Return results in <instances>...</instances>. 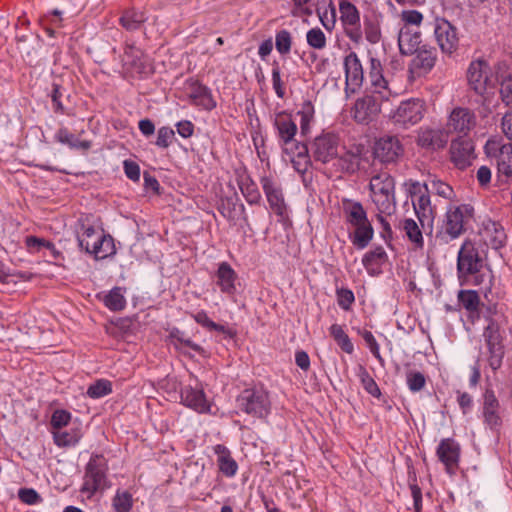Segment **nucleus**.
I'll use <instances>...</instances> for the list:
<instances>
[{"label":"nucleus","instance_id":"obj_27","mask_svg":"<svg viewBox=\"0 0 512 512\" xmlns=\"http://www.w3.org/2000/svg\"><path fill=\"white\" fill-rule=\"evenodd\" d=\"M188 96L192 104L206 110H212L216 107V102L213 99L211 90L197 81L190 83Z\"/></svg>","mask_w":512,"mask_h":512},{"label":"nucleus","instance_id":"obj_14","mask_svg":"<svg viewBox=\"0 0 512 512\" xmlns=\"http://www.w3.org/2000/svg\"><path fill=\"white\" fill-rule=\"evenodd\" d=\"M436 41L445 54L454 53L459 44L457 28L444 18H436L434 24Z\"/></svg>","mask_w":512,"mask_h":512},{"label":"nucleus","instance_id":"obj_29","mask_svg":"<svg viewBox=\"0 0 512 512\" xmlns=\"http://www.w3.org/2000/svg\"><path fill=\"white\" fill-rule=\"evenodd\" d=\"M387 260L388 256L384 248L377 246L363 256L362 264L369 275L376 276L381 273V267Z\"/></svg>","mask_w":512,"mask_h":512},{"label":"nucleus","instance_id":"obj_38","mask_svg":"<svg viewBox=\"0 0 512 512\" xmlns=\"http://www.w3.org/2000/svg\"><path fill=\"white\" fill-rule=\"evenodd\" d=\"M369 77L373 88L372 93L378 94L377 90H390L388 88V82L382 75L381 62L376 58H371L370 60Z\"/></svg>","mask_w":512,"mask_h":512},{"label":"nucleus","instance_id":"obj_53","mask_svg":"<svg viewBox=\"0 0 512 512\" xmlns=\"http://www.w3.org/2000/svg\"><path fill=\"white\" fill-rule=\"evenodd\" d=\"M112 505L116 512H130L133 506L132 495L127 491H117L112 499Z\"/></svg>","mask_w":512,"mask_h":512},{"label":"nucleus","instance_id":"obj_12","mask_svg":"<svg viewBox=\"0 0 512 512\" xmlns=\"http://www.w3.org/2000/svg\"><path fill=\"white\" fill-rule=\"evenodd\" d=\"M483 337L489 351V366L495 371L501 367L505 353L498 324L490 321L484 329Z\"/></svg>","mask_w":512,"mask_h":512},{"label":"nucleus","instance_id":"obj_22","mask_svg":"<svg viewBox=\"0 0 512 512\" xmlns=\"http://www.w3.org/2000/svg\"><path fill=\"white\" fill-rule=\"evenodd\" d=\"M216 284L224 294L233 296L237 293L238 275L231 265L227 262H221L215 273Z\"/></svg>","mask_w":512,"mask_h":512},{"label":"nucleus","instance_id":"obj_57","mask_svg":"<svg viewBox=\"0 0 512 512\" xmlns=\"http://www.w3.org/2000/svg\"><path fill=\"white\" fill-rule=\"evenodd\" d=\"M306 40L308 45L314 49L321 50L326 47V36L318 27L312 28L307 32Z\"/></svg>","mask_w":512,"mask_h":512},{"label":"nucleus","instance_id":"obj_11","mask_svg":"<svg viewBox=\"0 0 512 512\" xmlns=\"http://www.w3.org/2000/svg\"><path fill=\"white\" fill-rule=\"evenodd\" d=\"M340 21L346 36L355 43H360L363 37L360 12L349 0H339Z\"/></svg>","mask_w":512,"mask_h":512},{"label":"nucleus","instance_id":"obj_2","mask_svg":"<svg viewBox=\"0 0 512 512\" xmlns=\"http://www.w3.org/2000/svg\"><path fill=\"white\" fill-rule=\"evenodd\" d=\"M467 85L470 91L480 97L479 113L483 116L491 113L490 95L494 89L493 73L489 63L483 59L471 61L466 71Z\"/></svg>","mask_w":512,"mask_h":512},{"label":"nucleus","instance_id":"obj_4","mask_svg":"<svg viewBox=\"0 0 512 512\" xmlns=\"http://www.w3.org/2000/svg\"><path fill=\"white\" fill-rule=\"evenodd\" d=\"M378 94H366L358 98L353 107L352 115L359 124H369L374 121L381 112V104L388 101L391 96L390 90H377Z\"/></svg>","mask_w":512,"mask_h":512},{"label":"nucleus","instance_id":"obj_21","mask_svg":"<svg viewBox=\"0 0 512 512\" xmlns=\"http://www.w3.org/2000/svg\"><path fill=\"white\" fill-rule=\"evenodd\" d=\"M422 34L419 27L403 25L398 33V46L402 55H413L421 49Z\"/></svg>","mask_w":512,"mask_h":512},{"label":"nucleus","instance_id":"obj_60","mask_svg":"<svg viewBox=\"0 0 512 512\" xmlns=\"http://www.w3.org/2000/svg\"><path fill=\"white\" fill-rule=\"evenodd\" d=\"M406 382L411 392H419L424 388L426 378L419 371H409L406 375Z\"/></svg>","mask_w":512,"mask_h":512},{"label":"nucleus","instance_id":"obj_16","mask_svg":"<svg viewBox=\"0 0 512 512\" xmlns=\"http://www.w3.org/2000/svg\"><path fill=\"white\" fill-rule=\"evenodd\" d=\"M274 126L277 130L279 144L283 151L288 153L289 150L297 143L294 139L298 130L295 121L292 119L290 114L281 112L276 115Z\"/></svg>","mask_w":512,"mask_h":512},{"label":"nucleus","instance_id":"obj_43","mask_svg":"<svg viewBox=\"0 0 512 512\" xmlns=\"http://www.w3.org/2000/svg\"><path fill=\"white\" fill-rule=\"evenodd\" d=\"M329 331H330V335L333 337V339L335 340L337 345L344 352H346L347 354L353 353L354 345L341 325L333 324V325H331Z\"/></svg>","mask_w":512,"mask_h":512},{"label":"nucleus","instance_id":"obj_15","mask_svg":"<svg viewBox=\"0 0 512 512\" xmlns=\"http://www.w3.org/2000/svg\"><path fill=\"white\" fill-rule=\"evenodd\" d=\"M461 448L453 438H444L440 441L436 455L449 475H455L459 468Z\"/></svg>","mask_w":512,"mask_h":512},{"label":"nucleus","instance_id":"obj_59","mask_svg":"<svg viewBox=\"0 0 512 512\" xmlns=\"http://www.w3.org/2000/svg\"><path fill=\"white\" fill-rule=\"evenodd\" d=\"M115 252L114 240L110 235L104 233L100 236L96 258L103 259Z\"/></svg>","mask_w":512,"mask_h":512},{"label":"nucleus","instance_id":"obj_62","mask_svg":"<svg viewBox=\"0 0 512 512\" xmlns=\"http://www.w3.org/2000/svg\"><path fill=\"white\" fill-rule=\"evenodd\" d=\"M175 139V132L172 128L163 126L157 132V140L155 144L160 148H168Z\"/></svg>","mask_w":512,"mask_h":512},{"label":"nucleus","instance_id":"obj_19","mask_svg":"<svg viewBox=\"0 0 512 512\" xmlns=\"http://www.w3.org/2000/svg\"><path fill=\"white\" fill-rule=\"evenodd\" d=\"M411 61V70L418 76L428 74L435 66L438 59L437 48L428 44H423L421 49L416 51Z\"/></svg>","mask_w":512,"mask_h":512},{"label":"nucleus","instance_id":"obj_9","mask_svg":"<svg viewBox=\"0 0 512 512\" xmlns=\"http://www.w3.org/2000/svg\"><path fill=\"white\" fill-rule=\"evenodd\" d=\"M338 148L339 137L333 133H322L308 147L313 160L321 164H328L337 158Z\"/></svg>","mask_w":512,"mask_h":512},{"label":"nucleus","instance_id":"obj_47","mask_svg":"<svg viewBox=\"0 0 512 512\" xmlns=\"http://www.w3.org/2000/svg\"><path fill=\"white\" fill-rule=\"evenodd\" d=\"M402 228L405 231L406 236L409 238L411 242L415 244L417 248L423 247L424 240L422 232L417 223L413 219L407 218L403 220Z\"/></svg>","mask_w":512,"mask_h":512},{"label":"nucleus","instance_id":"obj_45","mask_svg":"<svg viewBox=\"0 0 512 512\" xmlns=\"http://www.w3.org/2000/svg\"><path fill=\"white\" fill-rule=\"evenodd\" d=\"M49 96L51 97V101L53 104V111L56 114H64L65 108L62 99L65 97L69 98L67 89L63 87V85H61L60 83L54 81L52 83V89Z\"/></svg>","mask_w":512,"mask_h":512},{"label":"nucleus","instance_id":"obj_54","mask_svg":"<svg viewBox=\"0 0 512 512\" xmlns=\"http://www.w3.org/2000/svg\"><path fill=\"white\" fill-rule=\"evenodd\" d=\"M372 199L380 214L390 215L394 212L396 206L395 194L373 196Z\"/></svg>","mask_w":512,"mask_h":512},{"label":"nucleus","instance_id":"obj_24","mask_svg":"<svg viewBox=\"0 0 512 512\" xmlns=\"http://www.w3.org/2000/svg\"><path fill=\"white\" fill-rule=\"evenodd\" d=\"M261 184L271 209L282 216L286 207L281 187L267 176L261 178Z\"/></svg>","mask_w":512,"mask_h":512},{"label":"nucleus","instance_id":"obj_23","mask_svg":"<svg viewBox=\"0 0 512 512\" xmlns=\"http://www.w3.org/2000/svg\"><path fill=\"white\" fill-rule=\"evenodd\" d=\"M180 397L181 402L185 406L199 413H205L210 410V405L202 388L192 387L190 385L185 386L181 389Z\"/></svg>","mask_w":512,"mask_h":512},{"label":"nucleus","instance_id":"obj_50","mask_svg":"<svg viewBox=\"0 0 512 512\" xmlns=\"http://www.w3.org/2000/svg\"><path fill=\"white\" fill-rule=\"evenodd\" d=\"M54 442L59 447H67L76 445L81 439L79 430L74 429L71 431L54 432Z\"/></svg>","mask_w":512,"mask_h":512},{"label":"nucleus","instance_id":"obj_48","mask_svg":"<svg viewBox=\"0 0 512 512\" xmlns=\"http://www.w3.org/2000/svg\"><path fill=\"white\" fill-rule=\"evenodd\" d=\"M360 382L367 393L372 395L373 397L380 398L381 391L375 380L371 377L367 369L359 365L358 373H357Z\"/></svg>","mask_w":512,"mask_h":512},{"label":"nucleus","instance_id":"obj_44","mask_svg":"<svg viewBox=\"0 0 512 512\" xmlns=\"http://www.w3.org/2000/svg\"><path fill=\"white\" fill-rule=\"evenodd\" d=\"M314 113V106L309 100L304 101L297 112V115L300 116V130L303 136L310 132V124L313 121Z\"/></svg>","mask_w":512,"mask_h":512},{"label":"nucleus","instance_id":"obj_13","mask_svg":"<svg viewBox=\"0 0 512 512\" xmlns=\"http://www.w3.org/2000/svg\"><path fill=\"white\" fill-rule=\"evenodd\" d=\"M404 153V147L397 136L384 135L374 144L373 154L381 163H395Z\"/></svg>","mask_w":512,"mask_h":512},{"label":"nucleus","instance_id":"obj_61","mask_svg":"<svg viewBox=\"0 0 512 512\" xmlns=\"http://www.w3.org/2000/svg\"><path fill=\"white\" fill-rule=\"evenodd\" d=\"M336 297L338 305L345 311H349L355 301L353 291L348 288H337Z\"/></svg>","mask_w":512,"mask_h":512},{"label":"nucleus","instance_id":"obj_51","mask_svg":"<svg viewBox=\"0 0 512 512\" xmlns=\"http://www.w3.org/2000/svg\"><path fill=\"white\" fill-rule=\"evenodd\" d=\"M237 200L234 197L221 198L217 207L219 213L233 223H235L236 219Z\"/></svg>","mask_w":512,"mask_h":512},{"label":"nucleus","instance_id":"obj_17","mask_svg":"<svg viewBox=\"0 0 512 512\" xmlns=\"http://www.w3.org/2000/svg\"><path fill=\"white\" fill-rule=\"evenodd\" d=\"M476 126V116L473 111L465 107L454 108L448 118L447 128L449 131L457 132L462 136Z\"/></svg>","mask_w":512,"mask_h":512},{"label":"nucleus","instance_id":"obj_49","mask_svg":"<svg viewBox=\"0 0 512 512\" xmlns=\"http://www.w3.org/2000/svg\"><path fill=\"white\" fill-rule=\"evenodd\" d=\"M104 304L111 311H121L126 306L125 297L122 294V289L120 287H114L110 292L104 297Z\"/></svg>","mask_w":512,"mask_h":512},{"label":"nucleus","instance_id":"obj_10","mask_svg":"<svg viewBox=\"0 0 512 512\" xmlns=\"http://www.w3.org/2000/svg\"><path fill=\"white\" fill-rule=\"evenodd\" d=\"M504 408L500 404L495 392L486 388L482 395L483 423L493 432L498 433L503 425Z\"/></svg>","mask_w":512,"mask_h":512},{"label":"nucleus","instance_id":"obj_30","mask_svg":"<svg viewBox=\"0 0 512 512\" xmlns=\"http://www.w3.org/2000/svg\"><path fill=\"white\" fill-rule=\"evenodd\" d=\"M287 154L290 155L294 169L302 174L308 170L313 159L308 146L304 143H296Z\"/></svg>","mask_w":512,"mask_h":512},{"label":"nucleus","instance_id":"obj_64","mask_svg":"<svg viewBox=\"0 0 512 512\" xmlns=\"http://www.w3.org/2000/svg\"><path fill=\"white\" fill-rule=\"evenodd\" d=\"M18 498L27 505H36L42 502L41 496L32 488L19 489Z\"/></svg>","mask_w":512,"mask_h":512},{"label":"nucleus","instance_id":"obj_37","mask_svg":"<svg viewBox=\"0 0 512 512\" xmlns=\"http://www.w3.org/2000/svg\"><path fill=\"white\" fill-rule=\"evenodd\" d=\"M55 139L65 145H68L71 149L88 150L91 148V142L88 140H80L74 134L69 132L67 128H60L56 134Z\"/></svg>","mask_w":512,"mask_h":512},{"label":"nucleus","instance_id":"obj_32","mask_svg":"<svg viewBox=\"0 0 512 512\" xmlns=\"http://www.w3.org/2000/svg\"><path fill=\"white\" fill-rule=\"evenodd\" d=\"M316 13L326 30L331 31L335 28L337 12L332 0H320L317 4Z\"/></svg>","mask_w":512,"mask_h":512},{"label":"nucleus","instance_id":"obj_36","mask_svg":"<svg viewBox=\"0 0 512 512\" xmlns=\"http://www.w3.org/2000/svg\"><path fill=\"white\" fill-rule=\"evenodd\" d=\"M373 235L374 229L370 221H368L365 224L355 226V231L350 235V239L357 249H364L373 239Z\"/></svg>","mask_w":512,"mask_h":512},{"label":"nucleus","instance_id":"obj_25","mask_svg":"<svg viewBox=\"0 0 512 512\" xmlns=\"http://www.w3.org/2000/svg\"><path fill=\"white\" fill-rule=\"evenodd\" d=\"M482 237L485 244L495 250L502 248L507 239L503 226L491 219L483 222Z\"/></svg>","mask_w":512,"mask_h":512},{"label":"nucleus","instance_id":"obj_63","mask_svg":"<svg viewBox=\"0 0 512 512\" xmlns=\"http://www.w3.org/2000/svg\"><path fill=\"white\" fill-rule=\"evenodd\" d=\"M272 85L276 95L281 99L284 98L285 88L284 83L281 80L280 66L277 61H274L272 64Z\"/></svg>","mask_w":512,"mask_h":512},{"label":"nucleus","instance_id":"obj_40","mask_svg":"<svg viewBox=\"0 0 512 512\" xmlns=\"http://www.w3.org/2000/svg\"><path fill=\"white\" fill-rule=\"evenodd\" d=\"M239 188L249 204H258L261 200V194L257 184L249 177L244 176L238 181Z\"/></svg>","mask_w":512,"mask_h":512},{"label":"nucleus","instance_id":"obj_58","mask_svg":"<svg viewBox=\"0 0 512 512\" xmlns=\"http://www.w3.org/2000/svg\"><path fill=\"white\" fill-rule=\"evenodd\" d=\"M364 32L366 40L371 44H376L380 41L381 31L377 21L365 18L364 19Z\"/></svg>","mask_w":512,"mask_h":512},{"label":"nucleus","instance_id":"obj_39","mask_svg":"<svg viewBox=\"0 0 512 512\" xmlns=\"http://www.w3.org/2000/svg\"><path fill=\"white\" fill-rule=\"evenodd\" d=\"M145 21V14L135 9L125 10L120 17V24L128 31L138 30Z\"/></svg>","mask_w":512,"mask_h":512},{"label":"nucleus","instance_id":"obj_35","mask_svg":"<svg viewBox=\"0 0 512 512\" xmlns=\"http://www.w3.org/2000/svg\"><path fill=\"white\" fill-rule=\"evenodd\" d=\"M25 243L27 248L32 252H40L42 250H47L49 252V256L52 259H63L62 253L55 247L54 243L48 240L38 238L36 236H28L26 237Z\"/></svg>","mask_w":512,"mask_h":512},{"label":"nucleus","instance_id":"obj_28","mask_svg":"<svg viewBox=\"0 0 512 512\" xmlns=\"http://www.w3.org/2000/svg\"><path fill=\"white\" fill-rule=\"evenodd\" d=\"M213 450L217 455L219 471L226 477H234L238 471V464L231 456L230 450L222 444H217Z\"/></svg>","mask_w":512,"mask_h":512},{"label":"nucleus","instance_id":"obj_52","mask_svg":"<svg viewBox=\"0 0 512 512\" xmlns=\"http://www.w3.org/2000/svg\"><path fill=\"white\" fill-rule=\"evenodd\" d=\"M111 392V382L106 379H99L88 387L86 393L90 398L98 399L110 394Z\"/></svg>","mask_w":512,"mask_h":512},{"label":"nucleus","instance_id":"obj_5","mask_svg":"<svg viewBox=\"0 0 512 512\" xmlns=\"http://www.w3.org/2000/svg\"><path fill=\"white\" fill-rule=\"evenodd\" d=\"M236 403L241 412L260 419L267 417L271 409L268 393L263 389L243 390L236 398Z\"/></svg>","mask_w":512,"mask_h":512},{"label":"nucleus","instance_id":"obj_18","mask_svg":"<svg viewBox=\"0 0 512 512\" xmlns=\"http://www.w3.org/2000/svg\"><path fill=\"white\" fill-rule=\"evenodd\" d=\"M451 160L459 169H465L471 164L474 158V145L471 139L466 136H460L451 141L450 145Z\"/></svg>","mask_w":512,"mask_h":512},{"label":"nucleus","instance_id":"obj_56","mask_svg":"<svg viewBox=\"0 0 512 512\" xmlns=\"http://www.w3.org/2000/svg\"><path fill=\"white\" fill-rule=\"evenodd\" d=\"M427 184L429 185L430 193H435L445 199H452L454 197L453 188L441 180L433 179L430 180Z\"/></svg>","mask_w":512,"mask_h":512},{"label":"nucleus","instance_id":"obj_7","mask_svg":"<svg viewBox=\"0 0 512 512\" xmlns=\"http://www.w3.org/2000/svg\"><path fill=\"white\" fill-rule=\"evenodd\" d=\"M408 192L412 198L414 211L423 225L424 221H432L435 215V209L431 204L430 189L427 182L409 180Z\"/></svg>","mask_w":512,"mask_h":512},{"label":"nucleus","instance_id":"obj_34","mask_svg":"<svg viewBox=\"0 0 512 512\" xmlns=\"http://www.w3.org/2000/svg\"><path fill=\"white\" fill-rule=\"evenodd\" d=\"M103 231H97L93 226H88L84 229L83 233L78 236V244L80 248L84 249L87 253L96 256L100 236Z\"/></svg>","mask_w":512,"mask_h":512},{"label":"nucleus","instance_id":"obj_46","mask_svg":"<svg viewBox=\"0 0 512 512\" xmlns=\"http://www.w3.org/2000/svg\"><path fill=\"white\" fill-rule=\"evenodd\" d=\"M459 304L469 312H476L480 306V297L474 290H460L458 293Z\"/></svg>","mask_w":512,"mask_h":512},{"label":"nucleus","instance_id":"obj_3","mask_svg":"<svg viewBox=\"0 0 512 512\" xmlns=\"http://www.w3.org/2000/svg\"><path fill=\"white\" fill-rule=\"evenodd\" d=\"M474 216V207L470 204L450 205L445 213L442 225L437 229L435 241L440 245L458 239L466 231V225Z\"/></svg>","mask_w":512,"mask_h":512},{"label":"nucleus","instance_id":"obj_20","mask_svg":"<svg viewBox=\"0 0 512 512\" xmlns=\"http://www.w3.org/2000/svg\"><path fill=\"white\" fill-rule=\"evenodd\" d=\"M346 76V91L355 92L363 83L364 74L362 64L355 52H350L344 59Z\"/></svg>","mask_w":512,"mask_h":512},{"label":"nucleus","instance_id":"obj_1","mask_svg":"<svg viewBox=\"0 0 512 512\" xmlns=\"http://www.w3.org/2000/svg\"><path fill=\"white\" fill-rule=\"evenodd\" d=\"M487 264L475 243L466 239L457 255V276L461 284L482 285L489 275L485 272Z\"/></svg>","mask_w":512,"mask_h":512},{"label":"nucleus","instance_id":"obj_26","mask_svg":"<svg viewBox=\"0 0 512 512\" xmlns=\"http://www.w3.org/2000/svg\"><path fill=\"white\" fill-rule=\"evenodd\" d=\"M448 133L442 129L425 128L420 130L417 144L425 149L439 150L448 143Z\"/></svg>","mask_w":512,"mask_h":512},{"label":"nucleus","instance_id":"obj_55","mask_svg":"<svg viewBox=\"0 0 512 512\" xmlns=\"http://www.w3.org/2000/svg\"><path fill=\"white\" fill-rule=\"evenodd\" d=\"M292 45L291 33L288 30H280L275 35V47L281 55L290 52Z\"/></svg>","mask_w":512,"mask_h":512},{"label":"nucleus","instance_id":"obj_41","mask_svg":"<svg viewBox=\"0 0 512 512\" xmlns=\"http://www.w3.org/2000/svg\"><path fill=\"white\" fill-rule=\"evenodd\" d=\"M333 165L336 167V170L341 173H354L359 166L358 157L356 154L347 151L342 155H337L335 158Z\"/></svg>","mask_w":512,"mask_h":512},{"label":"nucleus","instance_id":"obj_42","mask_svg":"<svg viewBox=\"0 0 512 512\" xmlns=\"http://www.w3.org/2000/svg\"><path fill=\"white\" fill-rule=\"evenodd\" d=\"M497 169L500 176L512 177V145H503L497 158Z\"/></svg>","mask_w":512,"mask_h":512},{"label":"nucleus","instance_id":"obj_8","mask_svg":"<svg viewBox=\"0 0 512 512\" xmlns=\"http://www.w3.org/2000/svg\"><path fill=\"white\" fill-rule=\"evenodd\" d=\"M424 102L418 98L402 101L392 112V123L401 129H408L419 123L424 116Z\"/></svg>","mask_w":512,"mask_h":512},{"label":"nucleus","instance_id":"obj_6","mask_svg":"<svg viewBox=\"0 0 512 512\" xmlns=\"http://www.w3.org/2000/svg\"><path fill=\"white\" fill-rule=\"evenodd\" d=\"M108 464L102 454H92L85 467L84 483L81 491L93 495L107 485Z\"/></svg>","mask_w":512,"mask_h":512},{"label":"nucleus","instance_id":"obj_31","mask_svg":"<svg viewBox=\"0 0 512 512\" xmlns=\"http://www.w3.org/2000/svg\"><path fill=\"white\" fill-rule=\"evenodd\" d=\"M373 196L395 194V180L388 173H381L371 178L369 184Z\"/></svg>","mask_w":512,"mask_h":512},{"label":"nucleus","instance_id":"obj_33","mask_svg":"<svg viewBox=\"0 0 512 512\" xmlns=\"http://www.w3.org/2000/svg\"><path fill=\"white\" fill-rule=\"evenodd\" d=\"M344 213L346 216V221L353 227L365 224L369 221L363 205L357 201H345Z\"/></svg>","mask_w":512,"mask_h":512}]
</instances>
